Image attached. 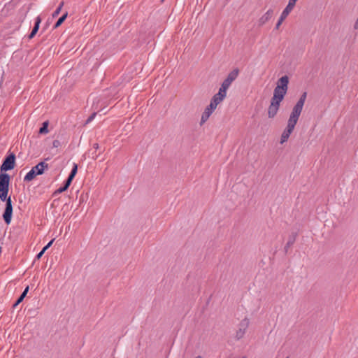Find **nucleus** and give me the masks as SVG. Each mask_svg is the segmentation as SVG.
I'll list each match as a JSON object with an SVG mask.
<instances>
[{"instance_id":"f257e3e1","label":"nucleus","mask_w":358,"mask_h":358,"mask_svg":"<svg viewBox=\"0 0 358 358\" xmlns=\"http://www.w3.org/2000/svg\"><path fill=\"white\" fill-rule=\"evenodd\" d=\"M307 96V93L305 92H303L298 101L296 102V105L294 106L292 111L289 115L287 125L285 129L283 131L281 138H280V143L283 144L285 142H286L293 130L294 129V127L298 122L299 117L301 113L306 99Z\"/></svg>"},{"instance_id":"cd10ccee","label":"nucleus","mask_w":358,"mask_h":358,"mask_svg":"<svg viewBox=\"0 0 358 358\" xmlns=\"http://www.w3.org/2000/svg\"><path fill=\"white\" fill-rule=\"evenodd\" d=\"M44 252H45V251H43V249H42V250L36 255V259H39L42 257V255H43Z\"/></svg>"},{"instance_id":"393cba45","label":"nucleus","mask_w":358,"mask_h":358,"mask_svg":"<svg viewBox=\"0 0 358 358\" xmlns=\"http://www.w3.org/2000/svg\"><path fill=\"white\" fill-rule=\"evenodd\" d=\"M54 242V239L51 240L43 249V251H45L47 249H48Z\"/></svg>"},{"instance_id":"f8f14e48","label":"nucleus","mask_w":358,"mask_h":358,"mask_svg":"<svg viewBox=\"0 0 358 358\" xmlns=\"http://www.w3.org/2000/svg\"><path fill=\"white\" fill-rule=\"evenodd\" d=\"M48 165L44 162H41L36 164L35 166L32 168L35 173L38 175H41L43 173L45 169H48Z\"/></svg>"},{"instance_id":"6e6552de","label":"nucleus","mask_w":358,"mask_h":358,"mask_svg":"<svg viewBox=\"0 0 358 358\" xmlns=\"http://www.w3.org/2000/svg\"><path fill=\"white\" fill-rule=\"evenodd\" d=\"M216 108L217 106L210 101V104L205 108L203 113H202L200 122L201 125H202L208 120Z\"/></svg>"},{"instance_id":"2eb2a0df","label":"nucleus","mask_w":358,"mask_h":358,"mask_svg":"<svg viewBox=\"0 0 358 358\" xmlns=\"http://www.w3.org/2000/svg\"><path fill=\"white\" fill-rule=\"evenodd\" d=\"M37 176V174L35 173V171H34V169H31L27 174L26 176H24V181H26V182H29V181H31L36 176Z\"/></svg>"},{"instance_id":"423d86ee","label":"nucleus","mask_w":358,"mask_h":358,"mask_svg":"<svg viewBox=\"0 0 358 358\" xmlns=\"http://www.w3.org/2000/svg\"><path fill=\"white\" fill-rule=\"evenodd\" d=\"M249 324H250V320L248 317H245L240 322V323L238 324V329L236 333V338L237 339H241L244 336V335L249 327Z\"/></svg>"},{"instance_id":"aec40b11","label":"nucleus","mask_w":358,"mask_h":358,"mask_svg":"<svg viewBox=\"0 0 358 358\" xmlns=\"http://www.w3.org/2000/svg\"><path fill=\"white\" fill-rule=\"evenodd\" d=\"M229 87L224 85L222 83L220 88L219 89L218 92H221L222 94H223L224 96L226 97L227 96V90H228Z\"/></svg>"},{"instance_id":"f03ea898","label":"nucleus","mask_w":358,"mask_h":358,"mask_svg":"<svg viewBox=\"0 0 358 358\" xmlns=\"http://www.w3.org/2000/svg\"><path fill=\"white\" fill-rule=\"evenodd\" d=\"M8 191H0V199L6 201V208L3 214V218L7 224L11 222L13 215V206L10 197L7 198Z\"/></svg>"},{"instance_id":"2f4dec72","label":"nucleus","mask_w":358,"mask_h":358,"mask_svg":"<svg viewBox=\"0 0 358 358\" xmlns=\"http://www.w3.org/2000/svg\"><path fill=\"white\" fill-rule=\"evenodd\" d=\"M243 358H245V357H243Z\"/></svg>"},{"instance_id":"f3484780","label":"nucleus","mask_w":358,"mask_h":358,"mask_svg":"<svg viewBox=\"0 0 358 358\" xmlns=\"http://www.w3.org/2000/svg\"><path fill=\"white\" fill-rule=\"evenodd\" d=\"M67 16H68V13L66 12L62 17H60L58 19V20L54 25V28L55 29L58 28L64 22V21L66 19Z\"/></svg>"},{"instance_id":"7c9ffc66","label":"nucleus","mask_w":358,"mask_h":358,"mask_svg":"<svg viewBox=\"0 0 358 358\" xmlns=\"http://www.w3.org/2000/svg\"><path fill=\"white\" fill-rule=\"evenodd\" d=\"M296 1H297L298 0H296Z\"/></svg>"},{"instance_id":"c756f323","label":"nucleus","mask_w":358,"mask_h":358,"mask_svg":"<svg viewBox=\"0 0 358 358\" xmlns=\"http://www.w3.org/2000/svg\"><path fill=\"white\" fill-rule=\"evenodd\" d=\"M195 358H201V356H197V357H195Z\"/></svg>"},{"instance_id":"bb28decb","label":"nucleus","mask_w":358,"mask_h":358,"mask_svg":"<svg viewBox=\"0 0 358 358\" xmlns=\"http://www.w3.org/2000/svg\"><path fill=\"white\" fill-rule=\"evenodd\" d=\"M294 242V238H293L292 240H289L287 243V245L285 247V249H287L289 245H292Z\"/></svg>"},{"instance_id":"a878e982","label":"nucleus","mask_w":358,"mask_h":358,"mask_svg":"<svg viewBox=\"0 0 358 358\" xmlns=\"http://www.w3.org/2000/svg\"><path fill=\"white\" fill-rule=\"evenodd\" d=\"M59 145H60V142L58 140H55L52 143V145L54 148H57L59 146Z\"/></svg>"},{"instance_id":"0eeeda50","label":"nucleus","mask_w":358,"mask_h":358,"mask_svg":"<svg viewBox=\"0 0 358 358\" xmlns=\"http://www.w3.org/2000/svg\"><path fill=\"white\" fill-rule=\"evenodd\" d=\"M15 155L13 153L10 154L6 157L1 166V171L11 170L15 166Z\"/></svg>"},{"instance_id":"9d476101","label":"nucleus","mask_w":358,"mask_h":358,"mask_svg":"<svg viewBox=\"0 0 358 358\" xmlns=\"http://www.w3.org/2000/svg\"><path fill=\"white\" fill-rule=\"evenodd\" d=\"M239 73V70L238 69H234L231 71L227 76V78L222 82V84L229 87L233 81H234Z\"/></svg>"},{"instance_id":"9b49d317","label":"nucleus","mask_w":358,"mask_h":358,"mask_svg":"<svg viewBox=\"0 0 358 358\" xmlns=\"http://www.w3.org/2000/svg\"><path fill=\"white\" fill-rule=\"evenodd\" d=\"M273 10L269 9L266 11V13H264L259 19V25L262 26L266 22H268L273 15Z\"/></svg>"},{"instance_id":"ddd939ff","label":"nucleus","mask_w":358,"mask_h":358,"mask_svg":"<svg viewBox=\"0 0 358 358\" xmlns=\"http://www.w3.org/2000/svg\"><path fill=\"white\" fill-rule=\"evenodd\" d=\"M41 22V19L39 16H38L36 18L35 24L32 29V31H31L30 34L29 35V38L31 39L35 36V35L36 34V33L38 31Z\"/></svg>"},{"instance_id":"39448f33","label":"nucleus","mask_w":358,"mask_h":358,"mask_svg":"<svg viewBox=\"0 0 358 358\" xmlns=\"http://www.w3.org/2000/svg\"><path fill=\"white\" fill-rule=\"evenodd\" d=\"M296 1V0H289L288 4L285 7V8L282 10L280 17L275 25V29H279L280 26L282 24V22L286 19L289 13L293 10Z\"/></svg>"},{"instance_id":"5701e85b","label":"nucleus","mask_w":358,"mask_h":358,"mask_svg":"<svg viewBox=\"0 0 358 358\" xmlns=\"http://www.w3.org/2000/svg\"><path fill=\"white\" fill-rule=\"evenodd\" d=\"M77 170H78L77 164H74L73 167V169H72V170H71V171L70 173L71 174V176L73 175L75 176L76 173H77Z\"/></svg>"},{"instance_id":"c85d7f7f","label":"nucleus","mask_w":358,"mask_h":358,"mask_svg":"<svg viewBox=\"0 0 358 358\" xmlns=\"http://www.w3.org/2000/svg\"><path fill=\"white\" fill-rule=\"evenodd\" d=\"M99 144H98V143H94V144L93 145V148H94L95 150H98V149H99Z\"/></svg>"},{"instance_id":"a211bd4d","label":"nucleus","mask_w":358,"mask_h":358,"mask_svg":"<svg viewBox=\"0 0 358 358\" xmlns=\"http://www.w3.org/2000/svg\"><path fill=\"white\" fill-rule=\"evenodd\" d=\"M48 122H47V121L44 122L43 123L42 127L39 129V133L40 134H47L48 132Z\"/></svg>"},{"instance_id":"412c9836","label":"nucleus","mask_w":358,"mask_h":358,"mask_svg":"<svg viewBox=\"0 0 358 358\" xmlns=\"http://www.w3.org/2000/svg\"><path fill=\"white\" fill-rule=\"evenodd\" d=\"M63 6H64V2H61V3L58 6V8L53 12V13L52 15V17H55L59 14Z\"/></svg>"},{"instance_id":"7ed1b4c3","label":"nucleus","mask_w":358,"mask_h":358,"mask_svg":"<svg viewBox=\"0 0 358 358\" xmlns=\"http://www.w3.org/2000/svg\"><path fill=\"white\" fill-rule=\"evenodd\" d=\"M289 78L287 76H282L277 83L273 91V96L284 99L288 89Z\"/></svg>"},{"instance_id":"6ab92c4d","label":"nucleus","mask_w":358,"mask_h":358,"mask_svg":"<svg viewBox=\"0 0 358 358\" xmlns=\"http://www.w3.org/2000/svg\"><path fill=\"white\" fill-rule=\"evenodd\" d=\"M74 176H71V174L70 173L68 178L65 181V183H64V188H69V187L70 186V185L71 184L72 182V180L74 178Z\"/></svg>"},{"instance_id":"4be33fe9","label":"nucleus","mask_w":358,"mask_h":358,"mask_svg":"<svg viewBox=\"0 0 358 358\" xmlns=\"http://www.w3.org/2000/svg\"><path fill=\"white\" fill-rule=\"evenodd\" d=\"M96 113H93L86 120L85 124H89L96 117Z\"/></svg>"},{"instance_id":"1a4fd4ad","label":"nucleus","mask_w":358,"mask_h":358,"mask_svg":"<svg viewBox=\"0 0 358 358\" xmlns=\"http://www.w3.org/2000/svg\"><path fill=\"white\" fill-rule=\"evenodd\" d=\"M10 177L7 173L0 175V191H8Z\"/></svg>"},{"instance_id":"20e7f679","label":"nucleus","mask_w":358,"mask_h":358,"mask_svg":"<svg viewBox=\"0 0 358 358\" xmlns=\"http://www.w3.org/2000/svg\"><path fill=\"white\" fill-rule=\"evenodd\" d=\"M282 100L281 98L273 96L268 108V117L269 118H273L277 115Z\"/></svg>"},{"instance_id":"b1692460","label":"nucleus","mask_w":358,"mask_h":358,"mask_svg":"<svg viewBox=\"0 0 358 358\" xmlns=\"http://www.w3.org/2000/svg\"><path fill=\"white\" fill-rule=\"evenodd\" d=\"M68 188H64V185H62V187H59L56 192L55 193H62L64 191H66Z\"/></svg>"},{"instance_id":"4468645a","label":"nucleus","mask_w":358,"mask_h":358,"mask_svg":"<svg viewBox=\"0 0 358 358\" xmlns=\"http://www.w3.org/2000/svg\"><path fill=\"white\" fill-rule=\"evenodd\" d=\"M224 98L225 96H224L221 92H217L213 96L210 101L217 106V105L220 103Z\"/></svg>"},{"instance_id":"dca6fc26","label":"nucleus","mask_w":358,"mask_h":358,"mask_svg":"<svg viewBox=\"0 0 358 358\" xmlns=\"http://www.w3.org/2000/svg\"><path fill=\"white\" fill-rule=\"evenodd\" d=\"M29 291V286H27L24 290L23 291V292L21 294V295L20 296V297L18 298V299L16 301V302L14 303L13 305V307H16L18 304H20L22 301L23 299H24V297L26 296L27 292Z\"/></svg>"}]
</instances>
